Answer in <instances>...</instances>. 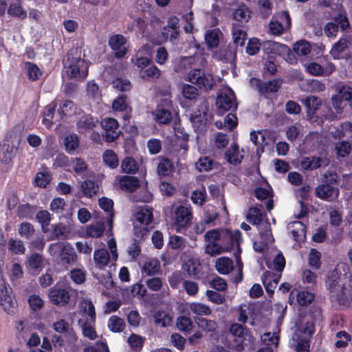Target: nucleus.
I'll list each match as a JSON object with an SVG mask.
<instances>
[{"label": "nucleus", "mask_w": 352, "mask_h": 352, "mask_svg": "<svg viewBox=\"0 0 352 352\" xmlns=\"http://www.w3.org/2000/svg\"><path fill=\"white\" fill-rule=\"evenodd\" d=\"M8 248L14 254H24L25 248L22 241L16 239H10L8 242Z\"/></svg>", "instance_id": "obj_47"}, {"label": "nucleus", "mask_w": 352, "mask_h": 352, "mask_svg": "<svg viewBox=\"0 0 352 352\" xmlns=\"http://www.w3.org/2000/svg\"><path fill=\"white\" fill-rule=\"evenodd\" d=\"M182 95L186 100L193 101L199 96V91L193 85L184 84L182 87Z\"/></svg>", "instance_id": "obj_46"}, {"label": "nucleus", "mask_w": 352, "mask_h": 352, "mask_svg": "<svg viewBox=\"0 0 352 352\" xmlns=\"http://www.w3.org/2000/svg\"><path fill=\"white\" fill-rule=\"evenodd\" d=\"M112 86L114 89L120 91H127L131 88V82L125 78H117L112 81Z\"/></svg>", "instance_id": "obj_60"}, {"label": "nucleus", "mask_w": 352, "mask_h": 352, "mask_svg": "<svg viewBox=\"0 0 352 352\" xmlns=\"http://www.w3.org/2000/svg\"><path fill=\"white\" fill-rule=\"evenodd\" d=\"M236 47L231 45L216 51L214 54L215 58L227 63L233 62L236 58Z\"/></svg>", "instance_id": "obj_23"}, {"label": "nucleus", "mask_w": 352, "mask_h": 352, "mask_svg": "<svg viewBox=\"0 0 352 352\" xmlns=\"http://www.w3.org/2000/svg\"><path fill=\"white\" fill-rule=\"evenodd\" d=\"M221 38L222 33L219 29L210 30L205 34L206 43L210 49L217 47Z\"/></svg>", "instance_id": "obj_29"}, {"label": "nucleus", "mask_w": 352, "mask_h": 352, "mask_svg": "<svg viewBox=\"0 0 352 352\" xmlns=\"http://www.w3.org/2000/svg\"><path fill=\"white\" fill-rule=\"evenodd\" d=\"M81 50L72 48L67 53L64 63L65 74L71 78L84 79L88 73V64L81 57Z\"/></svg>", "instance_id": "obj_3"}, {"label": "nucleus", "mask_w": 352, "mask_h": 352, "mask_svg": "<svg viewBox=\"0 0 352 352\" xmlns=\"http://www.w3.org/2000/svg\"><path fill=\"white\" fill-rule=\"evenodd\" d=\"M333 133L336 138H352V122H343L335 130Z\"/></svg>", "instance_id": "obj_40"}, {"label": "nucleus", "mask_w": 352, "mask_h": 352, "mask_svg": "<svg viewBox=\"0 0 352 352\" xmlns=\"http://www.w3.org/2000/svg\"><path fill=\"white\" fill-rule=\"evenodd\" d=\"M8 14L20 20H24L28 17V12L22 6L21 3H12L8 8Z\"/></svg>", "instance_id": "obj_32"}, {"label": "nucleus", "mask_w": 352, "mask_h": 352, "mask_svg": "<svg viewBox=\"0 0 352 352\" xmlns=\"http://www.w3.org/2000/svg\"><path fill=\"white\" fill-rule=\"evenodd\" d=\"M287 229L295 241H302L305 239L306 228L300 221H296L289 223Z\"/></svg>", "instance_id": "obj_25"}, {"label": "nucleus", "mask_w": 352, "mask_h": 352, "mask_svg": "<svg viewBox=\"0 0 352 352\" xmlns=\"http://www.w3.org/2000/svg\"><path fill=\"white\" fill-rule=\"evenodd\" d=\"M118 122L114 118H107L101 121V126L105 131L104 140L107 142H113L120 135V131H118Z\"/></svg>", "instance_id": "obj_14"}, {"label": "nucleus", "mask_w": 352, "mask_h": 352, "mask_svg": "<svg viewBox=\"0 0 352 352\" xmlns=\"http://www.w3.org/2000/svg\"><path fill=\"white\" fill-rule=\"evenodd\" d=\"M226 157L227 161L230 164H239L241 162L243 155L239 151V146L234 144L231 146L230 148L226 153Z\"/></svg>", "instance_id": "obj_42"}, {"label": "nucleus", "mask_w": 352, "mask_h": 352, "mask_svg": "<svg viewBox=\"0 0 352 352\" xmlns=\"http://www.w3.org/2000/svg\"><path fill=\"white\" fill-rule=\"evenodd\" d=\"M176 324L178 329L184 332H189L193 326L191 319L186 316L179 317Z\"/></svg>", "instance_id": "obj_61"}, {"label": "nucleus", "mask_w": 352, "mask_h": 352, "mask_svg": "<svg viewBox=\"0 0 352 352\" xmlns=\"http://www.w3.org/2000/svg\"><path fill=\"white\" fill-rule=\"evenodd\" d=\"M295 292L293 290L290 295H294ZM296 299L300 305L305 306L311 303L314 299V294L307 291L296 292Z\"/></svg>", "instance_id": "obj_51"}, {"label": "nucleus", "mask_w": 352, "mask_h": 352, "mask_svg": "<svg viewBox=\"0 0 352 352\" xmlns=\"http://www.w3.org/2000/svg\"><path fill=\"white\" fill-rule=\"evenodd\" d=\"M45 260L38 253L32 254L27 261L28 268L33 273L38 274L44 267Z\"/></svg>", "instance_id": "obj_26"}, {"label": "nucleus", "mask_w": 352, "mask_h": 352, "mask_svg": "<svg viewBox=\"0 0 352 352\" xmlns=\"http://www.w3.org/2000/svg\"><path fill=\"white\" fill-rule=\"evenodd\" d=\"M300 165L305 170H314L327 165V161L319 157H304L301 160Z\"/></svg>", "instance_id": "obj_27"}, {"label": "nucleus", "mask_w": 352, "mask_h": 352, "mask_svg": "<svg viewBox=\"0 0 352 352\" xmlns=\"http://www.w3.org/2000/svg\"><path fill=\"white\" fill-rule=\"evenodd\" d=\"M230 331L232 335L239 339L241 346L246 345L247 342H251L252 336L248 331L239 324H233L230 326Z\"/></svg>", "instance_id": "obj_21"}, {"label": "nucleus", "mask_w": 352, "mask_h": 352, "mask_svg": "<svg viewBox=\"0 0 352 352\" xmlns=\"http://www.w3.org/2000/svg\"><path fill=\"white\" fill-rule=\"evenodd\" d=\"M109 45L113 51L115 56L122 58L127 52L126 39L121 34H116L109 38Z\"/></svg>", "instance_id": "obj_16"}, {"label": "nucleus", "mask_w": 352, "mask_h": 352, "mask_svg": "<svg viewBox=\"0 0 352 352\" xmlns=\"http://www.w3.org/2000/svg\"><path fill=\"white\" fill-rule=\"evenodd\" d=\"M310 44L304 40L296 42L293 47L294 51L298 56H307L311 52Z\"/></svg>", "instance_id": "obj_56"}, {"label": "nucleus", "mask_w": 352, "mask_h": 352, "mask_svg": "<svg viewBox=\"0 0 352 352\" xmlns=\"http://www.w3.org/2000/svg\"><path fill=\"white\" fill-rule=\"evenodd\" d=\"M81 189L86 197H91L98 192L99 187L94 182L87 180L82 183Z\"/></svg>", "instance_id": "obj_54"}, {"label": "nucleus", "mask_w": 352, "mask_h": 352, "mask_svg": "<svg viewBox=\"0 0 352 352\" xmlns=\"http://www.w3.org/2000/svg\"><path fill=\"white\" fill-rule=\"evenodd\" d=\"M232 40L236 46H243L247 39L246 32L241 28L234 26L232 28Z\"/></svg>", "instance_id": "obj_53"}, {"label": "nucleus", "mask_w": 352, "mask_h": 352, "mask_svg": "<svg viewBox=\"0 0 352 352\" xmlns=\"http://www.w3.org/2000/svg\"><path fill=\"white\" fill-rule=\"evenodd\" d=\"M48 251L53 257L58 258L63 265L74 263L77 259V255L74 248L69 243H55L51 244Z\"/></svg>", "instance_id": "obj_8"}, {"label": "nucleus", "mask_w": 352, "mask_h": 352, "mask_svg": "<svg viewBox=\"0 0 352 352\" xmlns=\"http://www.w3.org/2000/svg\"><path fill=\"white\" fill-rule=\"evenodd\" d=\"M160 270V263L156 258L148 259L142 267V272L151 276L157 274Z\"/></svg>", "instance_id": "obj_35"}, {"label": "nucleus", "mask_w": 352, "mask_h": 352, "mask_svg": "<svg viewBox=\"0 0 352 352\" xmlns=\"http://www.w3.org/2000/svg\"><path fill=\"white\" fill-rule=\"evenodd\" d=\"M304 67L306 71L313 76H329L335 69L332 63L328 64L325 68L316 63H305Z\"/></svg>", "instance_id": "obj_20"}, {"label": "nucleus", "mask_w": 352, "mask_h": 352, "mask_svg": "<svg viewBox=\"0 0 352 352\" xmlns=\"http://www.w3.org/2000/svg\"><path fill=\"white\" fill-rule=\"evenodd\" d=\"M5 286V289L0 292V305L8 314L12 315L16 309V302L12 296L11 288L6 282Z\"/></svg>", "instance_id": "obj_13"}, {"label": "nucleus", "mask_w": 352, "mask_h": 352, "mask_svg": "<svg viewBox=\"0 0 352 352\" xmlns=\"http://www.w3.org/2000/svg\"><path fill=\"white\" fill-rule=\"evenodd\" d=\"M189 309L196 316H208L212 312L209 306L198 302L190 303Z\"/></svg>", "instance_id": "obj_43"}, {"label": "nucleus", "mask_w": 352, "mask_h": 352, "mask_svg": "<svg viewBox=\"0 0 352 352\" xmlns=\"http://www.w3.org/2000/svg\"><path fill=\"white\" fill-rule=\"evenodd\" d=\"M144 54L149 55L150 50L147 47H142L137 53L135 58H132L133 63L140 68H145L149 64V58L144 56Z\"/></svg>", "instance_id": "obj_33"}, {"label": "nucleus", "mask_w": 352, "mask_h": 352, "mask_svg": "<svg viewBox=\"0 0 352 352\" xmlns=\"http://www.w3.org/2000/svg\"><path fill=\"white\" fill-rule=\"evenodd\" d=\"M349 48H352V39L340 38L334 44L330 53L333 58L338 59Z\"/></svg>", "instance_id": "obj_24"}, {"label": "nucleus", "mask_w": 352, "mask_h": 352, "mask_svg": "<svg viewBox=\"0 0 352 352\" xmlns=\"http://www.w3.org/2000/svg\"><path fill=\"white\" fill-rule=\"evenodd\" d=\"M103 162L111 168H116L119 164L116 154L112 150H106L102 154Z\"/></svg>", "instance_id": "obj_45"}, {"label": "nucleus", "mask_w": 352, "mask_h": 352, "mask_svg": "<svg viewBox=\"0 0 352 352\" xmlns=\"http://www.w3.org/2000/svg\"><path fill=\"white\" fill-rule=\"evenodd\" d=\"M327 284L332 297L339 303L345 305L352 296V281L351 276L342 274L335 269L328 278Z\"/></svg>", "instance_id": "obj_2"}, {"label": "nucleus", "mask_w": 352, "mask_h": 352, "mask_svg": "<svg viewBox=\"0 0 352 352\" xmlns=\"http://www.w3.org/2000/svg\"><path fill=\"white\" fill-rule=\"evenodd\" d=\"M228 235L223 236L222 244L225 251L236 250L234 252L236 258V267L239 272V276L235 278V282L239 283L242 280L243 264L240 258L241 252L240 244L242 242L241 232L239 230L233 232L228 230Z\"/></svg>", "instance_id": "obj_6"}, {"label": "nucleus", "mask_w": 352, "mask_h": 352, "mask_svg": "<svg viewBox=\"0 0 352 352\" xmlns=\"http://www.w3.org/2000/svg\"><path fill=\"white\" fill-rule=\"evenodd\" d=\"M153 318L155 324L162 327L170 325L173 321V317L168 313L162 311L155 312Z\"/></svg>", "instance_id": "obj_38"}, {"label": "nucleus", "mask_w": 352, "mask_h": 352, "mask_svg": "<svg viewBox=\"0 0 352 352\" xmlns=\"http://www.w3.org/2000/svg\"><path fill=\"white\" fill-rule=\"evenodd\" d=\"M301 102L306 107L309 113L317 111L322 104L321 100L314 96H307L302 99Z\"/></svg>", "instance_id": "obj_44"}, {"label": "nucleus", "mask_w": 352, "mask_h": 352, "mask_svg": "<svg viewBox=\"0 0 352 352\" xmlns=\"http://www.w3.org/2000/svg\"><path fill=\"white\" fill-rule=\"evenodd\" d=\"M55 111V105L50 104L45 109L43 116L42 122L46 127L50 128L54 123V116Z\"/></svg>", "instance_id": "obj_57"}, {"label": "nucleus", "mask_w": 352, "mask_h": 352, "mask_svg": "<svg viewBox=\"0 0 352 352\" xmlns=\"http://www.w3.org/2000/svg\"><path fill=\"white\" fill-rule=\"evenodd\" d=\"M209 117L208 103L203 100L197 111L190 115V120L195 126L199 127L202 123L208 121Z\"/></svg>", "instance_id": "obj_18"}, {"label": "nucleus", "mask_w": 352, "mask_h": 352, "mask_svg": "<svg viewBox=\"0 0 352 352\" xmlns=\"http://www.w3.org/2000/svg\"><path fill=\"white\" fill-rule=\"evenodd\" d=\"M196 323L200 329L208 332H212L217 327V324L215 321L204 318H198L196 320Z\"/></svg>", "instance_id": "obj_55"}, {"label": "nucleus", "mask_w": 352, "mask_h": 352, "mask_svg": "<svg viewBox=\"0 0 352 352\" xmlns=\"http://www.w3.org/2000/svg\"><path fill=\"white\" fill-rule=\"evenodd\" d=\"M17 232L21 237L30 240L34 236L36 230L30 223L23 222L18 226Z\"/></svg>", "instance_id": "obj_37"}, {"label": "nucleus", "mask_w": 352, "mask_h": 352, "mask_svg": "<svg viewBox=\"0 0 352 352\" xmlns=\"http://www.w3.org/2000/svg\"><path fill=\"white\" fill-rule=\"evenodd\" d=\"M227 229H217L208 231L204 234L206 243H222L223 236H228Z\"/></svg>", "instance_id": "obj_31"}, {"label": "nucleus", "mask_w": 352, "mask_h": 352, "mask_svg": "<svg viewBox=\"0 0 352 352\" xmlns=\"http://www.w3.org/2000/svg\"><path fill=\"white\" fill-rule=\"evenodd\" d=\"M324 181L316 188V194L321 199L331 201L336 199L339 195L338 188L335 186L338 176L333 172H327L324 175Z\"/></svg>", "instance_id": "obj_7"}, {"label": "nucleus", "mask_w": 352, "mask_h": 352, "mask_svg": "<svg viewBox=\"0 0 352 352\" xmlns=\"http://www.w3.org/2000/svg\"><path fill=\"white\" fill-rule=\"evenodd\" d=\"M261 341L267 346L276 348L278 343V337L276 333H265L261 336Z\"/></svg>", "instance_id": "obj_63"}, {"label": "nucleus", "mask_w": 352, "mask_h": 352, "mask_svg": "<svg viewBox=\"0 0 352 352\" xmlns=\"http://www.w3.org/2000/svg\"><path fill=\"white\" fill-rule=\"evenodd\" d=\"M250 10L245 5H240L233 12V18L241 23H246L250 18Z\"/></svg>", "instance_id": "obj_41"}, {"label": "nucleus", "mask_w": 352, "mask_h": 352, "mask_svg": "<svg viewBox=\"0 0 352 352\" xmlns=\"http://www.w3.org/2000/svg\"><path fill=\"white\" fill-rule=\"evenodd\" d=\"M19 142V136L12 131H8L0 142V162L7 171L12 166Z\"/></svg>", "instance_id": "obj_5"}, {"label": "nucleus", "mask_w": 352, "mask_h": 352, "mask_svg": "<svg viewBox=\"0 0 352 352\" xmlns=\"http://www.w3.org/2000/svg\"><path fill=\"white\" fill-rule=\"evenodd\" d=\"M338 97L340 100L347 102L352 109V87L346 85L341 87Z\"/></svg>", "instance_id": "obj_64"}, {"label": "nucleus", "mask_w": 352, "mask_h": 352, "mask_svg": "<svg viewBox=\"0 0 352 352\" xmlns=\"http://www.w3.org/2000/svg\"><path fill=\"white\" fill-rule=\"evenodd\" d=\"M98 122L97 119L94 118L92 116L87 115L83 116L78 122V128L80 131L82 132L84 130L91 129Z\"/></svg>", "instance_id": "obj_52"}, {"label": "nucleus", "mask_w": 352, "mask_h": 352, "mask_svg": "<svg viewBox=\"0 0 352 352\" xmlns=\"http://www.w3.org/2000/svg\"><path fill=\"white\" fill-rule=\"evenodd\" d=\"M64 145L66 151L69 154H73L80 145L78 136L74 133L66 135L64 139Z\"/></svg>", "instance_id": "obj_36"}, {"label": "nucleus", "mask_w": 352, "mask_h": 352, "mask_svg": "<svg viewBox=\"0 0 352 352\" xmlns=\"http://www.w3.org/2000/svg\"><path fill=\"white\" fill-rule=\"evenodd\" d=\"M109 329L113 332H121L125 327V323L123 319L116 316H111L108 321Z\"/></svg>", "instance_id": "obj_50"}, {"label": "nucleus", "mask_w": 352, "mask_h": 352, "mask_svg": "<svg viewBox=\"0 0 352 352\" xmlns=\"http://www.w3.org/2000/svg\"><path fill=\"white\" fill-rule=\"evenodd\" d=\"M226 252L223 245L218 243H206L205 245V253L212 256L220 254Z\"/></svg>", "instance_id": "obj_58"}, {"label": "nucleus", "mask_w": 352, "mask_h": 352, "mask_svg": "<svg viewBox=\"0 0 352 352\" xmlns=\"http://www.w3.org/2000/svg\"><path fill=\"white\" fill-rule=\"evenodd\" d=\"M94 261L96 266L99 269H103L108 265L110 262L109 252L105 249H99L95 250L94 253Z\"/></svg>", "instance_id": "obj_30"}, {"label": "nucleus", "mask_w": 352, "mask_h": 352, "mask_svg": "<svg viewBox=\"0 0 352 352\" xmlns=\"http://www.w3.org/2000/svg\"><path fill=\"white\" fill-rule=\"evenodd\" d=\"M200 263L197 259L190 258L185 262L183 268L190 276H197L200 272Z\"/></svg>", "instance_id": "obj_49"}, {"label": "nucleus", "mask_w": 352, "mask_h": 352, "mask_svg": "<svg viewBox=\"0 0 352 352\" xmlns=\"http://www.w3.org/2000/svg\"><path fill=\"white\" fill-rule=\"evenodd\" d=\"M121 168L124 173L133 174L138 170L136 162L131 157H125L122 162Z\"/></svg>", "instance_id": "obj_59"}, {"label": "nucleus", "mask_w": 352, "mask_h": 352, "mask_svg": "<svg viewBox=\"0 0 352 352\" xmlns=\"http://www.w3.org/2000/svg\"><path fill=\"white\" fill-rule=\"evenodd\" d=\"M96 277L105 288L110 289L113 287V281L111 274L109 272L106 271L100 274L98 273Z\"/></svg>", "instance_id": "obj_62"}, {"label": "nucleus", "mask_w": 352, "mask_h": 352, "mask_svg": "<svg viewBox=\"0 0 352 352\" xmlns=\"http://www.w3.org/2000/svg\"><path fill=\"white\" fill-rule=\"evenodd\" d=\"M247 219L250 223L257 226L259 236L254 241L253 248L255 251L262 252L274 241L270 224L267 221H263V214L256 207L249 209Z\"/></svg>", "instance_id": "obj_1"}, {"label": "nucleus", "mask_w": 352, "mask_h": 352, "mask_svg": "<svg viewBox=\"0 0 352 352\" xmlns=\"http://www.w3.org/2000/svg\"><path fill=\"white\" fill-rule=\"evenodd\" d=\"M188 80L206 91L212 89L215 85L213 76L199 69L191 70L188 74Z\"/></svg>", "instance_id": "obj_10"}, {"label": "nucleus", "mask_w": 352, "mask_h": 352, "mask_svg": "<svg viewBox=\"0 0 352 352\" xmlns=\"http://www.w3.org/2000/svg\"><path fill=\"white\" fill-rule=\"evenodd\" d=\"M263 50L266 54H274L279 56H285L289 54V48L284 44L277 42L267 41L262 45Z\"/></svg>", "instance_id": "obj_19"}, {"label": "nucleus", "mask_w": 352, "mask_h": 352, "mask_svg": "<svg viewBox=\"0 0 352 352\" xmlns=\"http://www.w3.org/2000/svg\"><path fill=\"white\" fill-rule=\"evenodd\" d=\"M157 170L160 175L166 176L174 170V166L170 160L164 158L158 163Z\"/></svg>", "instance_id": "obj_48"}, {"label": "nucleus", "mask_w": 352, "mask_h": 352, "mask_svg": "<svg viewBox=\"0 0 352 352\" xmlns=\"http://www.w3.org/2000/svg\"><path fill=\"white\" fill-rule=\"evenodd\" d=\"M80 318L78 324L81 327L82 334L85 337L94 340L97 334L94 327L96 322L95 307L89 300H83L79 304Z\"/></svg>", "instance_id": "obj_4"}, {"label": "nucleus", "mask_w": 352, "mask_h": 352, "mask_svg": "<svg viewBox=\"0 0 352 352\" xmlns=\"http://www.w3.org/2000/svg\"><path fill=\"white\" fill-rule=\"evenodd\" d=\"M291 25V21L287 12H282L274 16L269 24L270 32L274 35H280L284 31L288 30Z\"/></svg>", "instance_id": "obj_12"}, {"label": "nucleus", "mask_w": 352, "mask_h": 352, "mask_svg": "<svg viewBox=\"0 0 352 352\" xmlns=\"http://www.w3.org/2000/svg\"><path fill=\"white\" fill-rule=\"evenodd\" d=\"M154 120L159 124H166L172 119V114L169 109L163 107L162 105H157L155 110L153 112Z\"/></svg>", "instance_id": "obj_28"}, {"label": "nucleus", "mask_w": 352, "mask_h": 352, "mask_svg": "<svg viewBox=\"0 0 352 352\" xmlns=\"http://www.w3.org/2000/svg\"><path fill=\"white\" fill-rule=\"evenodd\" d=\"M153 219V213L151 208H144L139 210L135 215L134 229L135 234L140 233L141 236H144L148 232L147 226Z\"/></svg>", "instance_id": "obj_11"}, {"label": "nucleus", "mask_w": 352, "mask_h": 352, "mask_svg": "<svg viewBox=\"0 0 352 352\" xmlns=\"http://www.w3.org/2000/svg\"><path fill=\"white\" fill-rule=\"evenodd\" d=\"M119 187L124 191L133 192L139 187V180L133 176H118L116 178Z\"/></svg>", "instance_id": "obj_22"}, {"label": "nucleus", "mask_w": 352, "mask_h": 352, "mask_svg": "<svg viewBox=\"0 0 352 352\" xmlns=\"http://www.w3.org/2000/svg\"><path fill=\"white\" fill-rule=\"evenodd\" d=\"M215 267L219 273L228 274L233 269V262L228 257H220L216 260Z\"/></svg>", "instance_id": "obj_34"}, {"label": "nucleus", "mask_w": 352, "mask_h": 352, "mask_svg": "<svg viewBox=\"0 0 352 352\" xmlns=\"http://www.w3.org/2000/svg\"><path fill=\"white\" fill-rule=\"evenodd\" d=\"M216 106L220 114L236 108L235 95L231 88L226 87L220 91L216 100Z\"/></svg>", "instance_id": "obj_9"}, {"label": "nucleus", "mask_w": 352, "mask_h": 352, "mask_svg": "<svg viewBox=\"0 0 352 352\" xmlns=\"http://www.w3.org/2000/svg\"><path fill=\"white\" fill-rule=\"evenodd\" d=\"M192 218L190 208L184 206L177 208L175 212V224L177 226V231L179 232L180 228L188 226Z\"/></svg>", "instance_id": "obj_15"}, {"label": "nucleus", "mask_w": 352, "mask_h": 352, "mask_svg": "<svg viewBox=\"0 0 352 352\" xmlns=\"http://www.w3.org/2000/svg\"><path fill=\"white\" fill-rule=\"evenodd\" d=\"M49 297L53 304L61 307L69 302L70 294L65 289L54 287L50 289Z\"/></svg>", "instance_id": "obj_17"}, {"label": "nucleus", "mask_w": 352, "mask_h": 352, "mask_svg": "<svg viewBox=\"0 0 352 352\" xmlns=\"http://www.w3.org/2000/svg\"><path fill=\"white\" fill-rule=\"evenodd\" d=\"M104 231V223L98 221L87 226L85 234L87 236L98 238L101 236Z\"/></svg>", "instance_id": "obj_39"}]
</instances>
